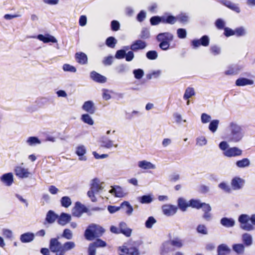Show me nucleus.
Here are the masks:
<instances>
[{
    "instance_id": "nucleus-1",
    "label": "nucleus",
    "mask_w": 255,
    "mask_h": 255,
    "mask_svg": "<svg viewBox=\"0 0 255 255\" xmlns=\"http://www.w3.org/2000/svg\"><path fill=\"white\" fill-rule=\"evenodd\" d=\"M59 238H51L49 241V249L52 253H55V255H64L65 253L70 251L76 247L74 242L69 241L64 243L63 244L58 241Z\"/></svg>"
},
{
    "instance_id": "nucleus-2",
    "label": "nucleus",
    "mask_w": 255,
    "mask_h": 255,
    "mask_svg": "<svg viewBox=\"0 0 255 255\" xmlns=\"http://www.w3.org/2000/svg\"><path fill=\"white\" fill-rule=\"evenodd\" d=\"M227 138L229 142L237 143L240 141L245 135L243 127L235 122H231L227 127Z\"/></svg>"
},
{
    "instance_id": "nucleus-3",
    "label": "nucleus",
    "mask_w": 255,
    "mask_h": 255,
    "mask_svg": "<svg viewBox=\"0 0 255 255\" xmlns=\"http://www.w3.org/2000/svg\"><path fill=\"white\" fill-rule=\"evenodd\" d=\"M105 232V229L99 225L94 223L90 224L85 231L84 237L88 241H93L102 237Z\"/></svg>"
},
{
    "instance_id": "nucleus-4",
    "label": "nucleus",
    "mask_w": 255,
    "mask_h": 255,
    "mask_svg": "<svg viewBox=\"0 0 255 255\" xmlns=\"http://www.w3.org/2000/svg\"><path fill=\"white\" fill-rule=\"evenodd\" d=\"M103 183H101L100 180L97 178L92 179L90 183V190L87 192V195L93 202L97 201L95 196L96 194H98L103 189L102 186Z\"/></svg>"
},
{
    "instance_id": "nucleus-5",
    "label": "nucleus",
    "mask_w": 255,
    "mask_h": 255,
    "mask_svg": "<svg viewBox=\"0 0 255 255\" xmlns=\"http://www.w3.org/2000/svg\"><path fill=\"white\" fill-rule=\"evenodd\" d=\"M156 39L160 42L159 46L163 50H167L169 48L170 42L173 40V35L168 32L159 33Z\"/></svg>"
},
{
    "instance_id": "nucleus-6",
    "label": "nucleus",
    "mask_w": 255,
    "mask_h": 255,
    "mask_svg": "<svg viewBox=\"0 0 255 255\" xmlns=\"http://www.w3.org/2000/svg\"><path fill=\"white\" fill-rule=\"evenodd\" d=\"M250 216L247 214H241L238 218V221L241 224L240 227L245 231H251L254 230V227L248 222Z\"/></svg>"
},
{
    "instance_id": "nucleus-7",
    "label": "nucleus",
    "mask_w": 255,
    "mask_h": 255,
    "mask_svg": "<svg viewBox=\"0 0 255 255\" xmlns=\"http://www.w3.org/2000/svg\"><path fill=\"white\" fill-rule=\"evenodd\" d=\"M171 17H169V14H167L161 16H152L150 19V22L152 25H156L160 22L169 24V23H171Z\"/></svg>"
},
{
    "instance_id": "nucleus-8",
    "label": "nucleus",
    "mask_w": 255,
    "mask_h": 255,
    "mask_svg": "<svg viewBox=\"0 0 255 255\" xmlns=\"http://www.w3.org/2000/svg\"><path fill=\"white\" fill-rule=\"evenodd\" d=\"M115 58L118 59H121L125 58L127 61L129 62L134 58V54L132 51H129L127 53L126 50L121 49L116 52Z\"/></svg>"
},
{
    "instance_id": "nucleus-9",
    "label": "nucleus",
    "mask_w": 255,
    "mask_h": 255,
    "mask_svg": "<svg viewBox=\"0 0 255 255\" xmlns=\"http://www.w3.org/2000/svg\"><path fill=\"white\" fill-rule=\"evenodd\" d=\"M88 209L85 205L79 202H77L72 210V213L73 216L80 217L84 213H86Z\"/></svg>"
},
{
    "instance_id": "nucleus-10",
    "label": "nucleus",
    "mask_w": 255,
    "mask_h": 255,
    "mask_svg": "<svg viewBox=\"0 0 255 255\" xmlns=\"http://www.w3.org/2000/svg\"><path fill=\"white\" fill-rule=\"evenodd\" d=\"M210 39L207 35H203L200 39H194L191 41V45L194 48H196L202 45L207 47L209 45Z\"/></svg>"
},
{
    "instance_id": "nucleus-11",
    "label": "nucleus",
    "mask_w": 255,
    "mask_h": 255,
    "mask_svg": "<svg viewBox=\"0 0 255 255\" xmlns=\"http://www.w3.org/2000/svg\"><path fill=\"white\" fill-rule=\"evenodd\" d=\"M163 214L169 217L174 215L177 211V207L171 204H165L161 207Z\"/></svg>"
},
{
    "instance_id": "nucleus-12",
    "label": "nucleus",
    "mask_w": 255,
    "mask_h": 255,
    "mask_svg": "<svg viewBox=\"0 0 255 255\" xmlns=\"http://www.w3.org/2000/svg\"><path fill=\"white\" fill-rule=\"evenodd\" d=\"M242 153L243 151L237 147H229L223 152V154L228 157L240 156Z\"/></svg>"
},
{
    "instance_id": "nucleus-13",
    "label": "nucleus",
    "mask_w": 255,
    "mask_h": 255,
    "mask_svg": "<svg viewBox=\"0 0 255 255\" xmlns=\"http://www.w3.org/2000/svg\"><path fill=\"white\" fill-rule=\"evenodd\" d=\"M245 183V181L239 177H234L231 182V185L234 190H239L243 188Z\"/></svg>"
},
{
    "instance_id": "nucleus-14",
    "label": "nucleus",
    "mask_w": 255,
    "mask_h": 255,
    "mask_svg": "<svg viewBox=\"0 0 255 255\" xmlns=\"http://www.w3.org/2000/svg\"><path fill=\"white\" fill-rule=\"evenodd\" d=\"M174 251L170 240L164 242L160 247V254L161 255H168V254Z\"/></svg>"
},
{
    "instance_id": "nucleus-15",
    "label": "nucleus",
    "mask_w": 255,
    "mask_h": 255,
    "mask_svg": "<svg viewBox=\"0 0 255 255\" xmlns=\"http://www.w3.org/2000/svg\"><path fill=\"white\" fill-rule=\"evenodd\" d=\"M147 46L146 42L141 39L134 41L130 46V49L133 51H137L144 49Z\"/></svg>"
},
{
    "instance_id": "nucleus-16",
    "label": "nucleus",
    "mask_w": 255,
    "mask_h": 255,
    "mask_svg": "<svg viewBox=\"0 0 255 255\" xmlns=\"http://www.w3.org/2000/svg\"><path fill=\"white\" fill-rule=\"evenodd\" d=\"M0 180L3 185L9 187L13 182V175L11 172L4 173L0 176Z\"/></svg>"
},
{
    "instance_id": "nucleus-17",
    "label": "nucleus",
    "mask_w": 255,
    "mask_h": 255,
    "mask_svg": "<svg viewBox=\"0 0 255 255\" xmlns=\"http://www.w3.org/2000/svg\"><path fill=\"white\" fill-rule=\"evenodd\" d=\"M32 174L29 171L28 168L21 166H17V176L21 179H25L31 177Z\"/></svg>"
},
{
    "instance_id": "nucleus-18",
    "label": "nucleus",
    "mask_w": 255,
    "mask_h": 255,
    "mask_svg": "<svg viewBox=\"0 0 255 255\" xmlns=\"http://www.w3.org/2000/svg\"><path fill=\"white\" fill-rule=\"evenodd\" d=\"M82 109L89 114H94L96 111V107L92 101H87L84 103Z\"/></svg>"
},
{
    "instance_id": "nucleus-19",
    "label": "nucleus",
    "mask_w": 255,
    "mask_h": 255,
    "mask_svg": "<svg viewBox=\"0 0 255 255\" xmlns=\"http://www.w3.org/2000/svg\"><path fill=\"white\" fill-rule=\"evenodd\" d=\"M169 17H171V22L169 23L170 24H174L177 21H179L181 23H185L188 20V16L183 13H181L177 15L176 16H174L171 15H169Z\"/></svg>"
},
{
    "instance_id": "nucleus-20",
    "label": "nucleus",
    "mask_w": 255,
    "mask_h": 255,
    "mask_svg": "<svg viewBox=\"0 0 255 255\" xmlns=\"http://www.w3.org/2000/svg\"><path fill=\"white\" fill-rule=\"evenodd\" d=\"M100 142L101 143V146L106 148H111L113 146L115 147H118V144H114V141L110 139L108 137L106 136H103L100 139Z\"/></svg>"
},
{
    "instance_id": "nucleus-21",
    "label": "nucleus",
    "mask_w": 255,
    "mask_h": 255,
    "mask_svg": "<svg viewBox=\"0 0 255 255\" xmlns=\"http://www.w3.org/2000/svg\"><path fill=\"white\" fill-rule=\"evenodd\" d=\"M71 220V216L70 214L66 213H62L60 216L58 215L57 223L61 226H65Z\"/></svg>"
},
{
    "instance_id": "nucleus-22",
    "label": "nucleus",
    "mask_w": 255,
    "mask_h": 255,
    "mask_svg": "<svg viewBox=\"0 0 255 255\" xmlns=\"http://www.w3.org/2000/svg\"><path fill=\"white\" fill-rule=\"evenodd\" d=\"M90 78L94 81L99 83H105L107 82V78L106 77L95 71L90 73Z\"/></svg>"
},
{
    "instance_id": "nucleus-23",
    "label": "nucleus",
    "mask_w": 255,
    "mask_h": 255,
    "mask_svg": "<svg viewBox=\"0 0 255 255\" xmlns=\"http://www.w3.org/2000/svg\"><path fill=\"white\" fill-rule=\"evenodd\" d=\"M221 3L227 7L237 13H239L240 12V8L238 6V4L234 3L230 0H221Z\"/></svg>"
},
{
    "instance_id": "nucleus-24",
    "label": "nucleus",
    "mask_w": 255,
    "mask_h": 255,
    "mask_svg": "<svg viewBox=\"0 0 255 255\" xmlns=\"http://www.w3.org/2000/svg\"><path fill=\"white\" fill-rule=\"evenodd\" d=\"M35 235L33 233L27 232L20 235L19 239L22 243H27L33 241L34 239Z\"/></svg>"
},
{
    "instance_id": "nucleus-25",
    "label": "nucleus",
    "mask_w": 255,
    "mask_h": 255,
    "mask_svg": "<svg viewBox=\"0 0 255 255\" xmlns=\"http://www.w3.org/2000/svg\"><path fill=\"white\" fill-rule=\"evenodd\" d=\"M109 192L116 197H123L125 196L126 193L124 192L123 188L119 186H115L109 190Z\"/></svg>"
},
{
    "instance_id": "nucleus-26",
    "label": "nucleus",
    "mask_w": 255,
    "mask_h": 255,
    "mask_svg": "<svg viewBox=\"0 0 255 255\" xmlns=\"http://www.w3.org/2000/svg\"><path fill=\"white\" fill-rule=\"evenodd\" d=\"M220 224L226 228H231L235 226V221L232 218L223 217L220 220Z\"/></svg>"
},
{
    "instance_id": "nucleus-27",
    "label": "nucleus",
    "mask_w": 255,
    "mask_h": 255,
    "mask_svg": "<svg viewBox=\"0 0 255 255\" xmlns=\"http://www.w3.org/2000/svg\"><path fill=\"white\" fill-rule=\"evenodd\" d=\"M37 38L39 40L45 43L50 42L52 43H56L57 42L56 39L54 36L49 34H46L45 35L42 34H39L37 36Z\"/></svg>"
},
{
    "instance_id": "nucleus-28",
    "label": "nucleus",
    "mask_w": 255,
    "mask_h": 255,
    "mask_svg": "<svg viewBox=\"0 0 255 255\" xmlns=\"http://www.w3.org/2000/svg\"><path fill=\"white\" fill-rule=\"evenodd\" d=\"M242 67L239 65H232L229 67V69L225 71L226 75H234L239 73L241 71Z\"/></svg>"
},
{
    "instance_id": "nucleus-29",
    "label": "nucleus",
    "mask_w": 255,
    "mask_h": 255,
    "mask_svg": "<svg viewBox=\"0 0 255 255\" xmlns=\"http://www.w3.org/2000/svg\"><path fill=\"white\" fill-rule=\"evenodd\" d=\"M75 58L76 62L79 64H86L88 61V57L85 53L82 52L76 53Z\"/></svg>"
},
{
    "instance_id": "nucleus-30",
    "label": "nucleus",
    "mask_w": 255,
    "mask_h": 255,
    "mask_svg": "<svg viewBox=\"0 0 255 255\" xmlns=\"http://www.w3.org/2000/svg\"><path fill=\"white\" fill-rule=\"evenodd\" d=\"M58 215L53 211L49 210L46 214L45 221L49 224H53L55 221L58 220Z\"/></svg>"
},
{
    "instance_id": "nucleus-31",
    "label": "nucleus",
    "mask_w": 255,
    "mask_h": 255,
    "mask_svg": "<svg viewBox=\"0 0 255 255\" xmlns=\"http://www.w3.org/2000/svg\"><path fill=\"white\" fill-rule=\"evenodd\" d=\"M120 232L122 233L126 237H130L132 230L127 227V225L125 222H121L119 224Z\"/></svg>"
},
{
    "instance_id": "nucleus-32",
    "label": "nucleus",
    "mask_w": 255,
    "mask_h": 255,
    "mask_svg": "<svg viewBox=\"0 0 255 255\" xmlns=\"http://www.w3.org/2000/svg\"><path fill=\"white\" fill-rule=\"evenodd\" d=\"M254 82L253 80L246 78H240L236 81V85L237 86H244L246 85H252Z\"/></svg>"
},
{
    "instance_id": "nucleus-33",
    "label": "nucleus",
    "mask_w": 255,
    "mask_h": 255,
    "mask_svg": "<svg viewBox=\"0 0 255 255\" xmlns=\"http://www.w3.org/2000/svg\"><path fill=\"white\" fill-rule=\"evenodd\" d=\"M121 208L123 209L128 216L131 215L133 210L132 207L128 201L122 202L120 205Z\"/></svg>"
},
{
    "instance_id": "nucleus-34",
    "label": "nucleus",
    "mask_w": 255,
    "mask_h": 255,
    "mask_svg": "<svg viewBox=\"0 0 255 255\" xmlns=\"http://www.w3.org/2000/svg\"><path fill=\"white\" fill-rule=\"evenodd\" d=\"M86 149L85 146L81 145L77 147L76 153L78 156H79V160L85 161L87 160V158L83 155L86 153Z\"/></svg>"
},
{
    "instance_id": "nucleus-35",
    "label": "nucleus",
    "mask_w": 255,
    "mask_h": 255,
    "mask_svg": "<svg viewBox=\"0 0 255 255\" xmlns=\"http://www.w3.org/2000/svg\"><path fill=\"white\" fill-rule=\"evenodd\" d=\"M138 166L139 168L143 169H155V165L146 160H142L138 162Z\"/></svg>"
},
{
    "instance_id": "nucleus-36",
    "label": "nucleus",
    "mask_w": 255,
    "mask_h": 255,
    "mask_svg": "<svg viewBox=\"0 0 255 255\" xmlns=\"http://www.w3.org/2000/svg\"><path fill=\"white\" fill-rule=\"evenodd\" d=\"M177 205L179 209L182 212L186 211L187 208L189 207V202H187L186 200L182 197L178 199Z\"/></svg>"
},
{
    "instance_id": "nucleus-37",
    "label": "nucleus",
    "mask_w": 255,
    "mask_h": 255,
    "mask_svg": "<svg viewBox=\"0 0 255 255\" xmlns=\"http://www.w3.org/2000/svg\"><path fill=\"white\" fill-rule=\"evenodd\" d=\"M218 255H226L231 252V249L225 244L220 245L217 248Z\"/></svg>"
},
{
    "instance_id": "nucleus-38",
    "label": "nucleus",
    "mask_w": 255,
    "mask_h": 255,
    "mask_svg": "<svg viewBox=\"0 0 255 255\" xmlns=\"http://www.w3.org/2000/svg\"><path fill=\"white\" fill-rule=\"evenodd\" d=\"M242 240L245 246L250 247L253 244L252 236L248 233L243 234L242 236Z\"/></svg>"
},
{
    "instance_id": "nucleus-39",
    "label": "nucleus",
    "mask_w": 255,
    "mask_h": 255,
    "mask_svg": "<svg viewBox=\"0 0 255 255\" xmlns=\"http://www.w3.org/2000/svg\"><path fill=\"white\" fill-rule=\"evenodd\" d=\"M170 242L171 244L172 247H175L177 249H180L183 246V241L178 237L174 238L173 239L170 240Z\"/></svg>"
},
{
    "instance_id": "nucleus-40",
    "label": "nucleus",
    "mask_w": 255,
    "mask_h": 255,
    "mask_svg": "<svg viewBox=\"0 0 255 255\" xmlns=\"http://www.w3.org/2000/svg\"><path fill=\"white\" fill-rule=\"evenodd\" d=\"M245 248L243 244H235L232 246L233 250L238 255H243L245 252Z\"/></svg>"
},
{
    "instance_id": "nucleus-41",
    "label": "nucleus",
    "mask_w": 255,
    "mask_h": 255,
    "mask_svg": "<svg viewBox=\"0 0 255 255\" xmlns=\"http://www.w3.org/2000/svg\"><path fill=\"white\" fill-rule=\"evenodd\" d=\"M236 166L239 168H245L250 166V160L247 158H244L236 162Z\"/></svg>"
},
{
    "instance_id": "nucleus-42",
    "label": "nucleus",
    "mask_w": 255,
    "mask_h": 255,
    "mask_svg": "<svg viewBox=\"0 0 255 255\" xmlns=\"http://www.w3.org/2000/svg\"><path fill=\"white\" fill-rule=\"evenodd\" d=\"M189 205L193 208L199 209L203 206V203L200 200L192 199L189 201Z\"/></svg>"
},
{
    "instance_id": "nucleus-43",
    "label": "nucleus",
    "mask_w": 255,
    "mask_h": 255,
    "mask_svg": "<svg viewBox=\"0 0 255 255\" xmlns=\"http://www.w3.org/2000/svg\"><path fill=\"white\" fill-rule=\"evenodd\" d=\"M161 74V71L160 70L152 71L146 75V78L147 80L156 79L160 77Z\"/></svg>"
},
{
    "instance_id": "nucleus-44",
    "label": "nucleus",
    "mask_w": 255,
    "mask_h": 255,
    "mask_svg": "<svg viewBox=\"0 0 255 255\" xmlns=\"http://www.w3.org/2000/svg\"><path fill=\"white\" fill-rule=\"evenodd\" d=\"M138 201L141 204H149L153 201V197L151 195H145L138 198Z\"/></svg>"
},
{
    "instance_id": "nucleus-45",
    "label": "nucleus",
    "mask_w": 255,
    "mask_h": 255,
    "mask_svg": "<svg viewBox=\"0 0 255 255\" xmlns=\"http://www.w3.org/2000/svg\"><path fill=\"white\" fill-rule=\"evenodd\" d=\"M219 122L218 120H213L210 122L208 128L211 132L215 133L217 131Z\"/></svg>"
},
{
    "instance_id": "nucleus-46",
    "label": "nucleus",
    "mask_w": 255,
    "mask_h": 255,
    "mask_svg": "<svg viewBox=\"0 0 255 255\" xmlns=\"http://www.w3.org/2000/svg\"><path fill=\"white\" fill-rule=\"evenodd\" d=\"M105 43L108 47L114 48L117 43V40L114 37L110 36L106 39Z\"/></svg>"
},
{
    "instance_id": "nucleus-47",
    "label": "nucleus",
    "mask_w": 255,
    "mask_h": 255,
    "mask_svg": "<svg viewBox=\"0 0 255 255\" xmlns=\"http://www.w3.org/2000/svg\"><path fill=\"white\" fill-rule=\"evenodd\" d=\"M195 95V92L194 88L188 87L185 91L183 99L184 100H188L189 98Z\"/></svg>"
},
{
    "instance_id": "nucleus-48",
    "label": "nucleus",
    "mask_w": 255,
    "mask_h": 255,
    "mask_svg": "<svg viewBox=\"0 0 255 255\" xmlns=\"http://www.w3.org/2000/svg\"><path fill=\"white\" fill-rule=\"evenodd\" d=\"M81 119L84 123L90 126H92L94 123L92 118L88 114H83Z\"/></svg>"
},
{
    "instance_id": "nucleus-49",
    "label": "nucleus",
    "mask_w": 255,
    "mask_h": 255,
    "mask_svg": "<svg viewBox=\"0 0 255 255\" xmlns=\"http://www.w3.org/2000/svg\"><path fill=\"white\" fill-rule=\"evenodd\" d=\"M90 246H92L96 249V248L105 247L107 245V243L101 239L97 238L94 242L90 244Z\"/></svg>"
},
{
    "instance_id": "nucleus-50",
    "label": "nucleus",
    "mask_w": 255,
    "mask_h": 255,
    "mask_svg": "<svg viewBox=\"0 0 255 255\" xmlns=\"http://www.w3.org/2000/svg\"><path fill=\"white\" fill-rule=\"evenodd\" d=\"M60 203L62 207L68 208L71 205L72 201L68 196H64L61 198Z\"/></svg>"
},
{
    "instance_id": "nucleus-51",
    "label": "nucleus",
    "mask_w": 255,
    "mask_h": 255,
    "mask_svg": "<svg viewBox=\"0 0 255 255\" xmlns=\"http://www.w3.org/2000/svg\"><path fill=\"white\" fill-rule=\"evenodd\" d=\"M140 39L145 40L150 37V32L147 28H143L139 35Z\"/></svg>"
},
{
    "instance_id": "nucleus-52",
    "label": "nucleus",
    "mask_w": 255,
    "mask_h": 255,
    "mask_svg": "<svg viewBox=\"0 0 255 255\" xmlns=\"http://www.w3.org/2000/svg\"><path fill=\"white\" fill-rule=\"evenodd\" d=\"M61 237L67 240H70L73 238V233L70 229H65L63 230Z\"/></svg>"
},
{
    "instance_id": "nucleus-53",
    "label": "nucleus",
    "mask_w": 255,
    "mask_h": 255,
    "mask_svg": "<svg viewBox=\"0 0 255 255\" xmlns=\"http://www.w3.org/2000/svg\"><path fill=\"white\" fill-rule=\"evenodd\" d=\"M141 115V113L137 111H133L131 113H126V118L128 120H131L132 118L135 117H138Z\"/></svg>"
},
{
    "instance_id": "nucleus-54",
    "label": "nucleus",
    "mask_w": 255,
    "mask_h": 255,
    "mask_svg": "<svg viewBox=\"0 0 255 255\" xmlns=\"http://www.w3.org/2000/svg\"><path fill=\"white\" fill-rule=\"evenodd\" d=\"M196 144L202 146L205 145L207 143V140L204 136H199L196 138Z\"/></svg>"
},
{
    "instance_id": "nucleus-55",
    "label": "nucleus",
    "mask_w": 255,
    "mask_h": 255,
    "mask_svg": "<svg viewBox=\"0 0 255 255\" xmlns=\"http://www.w3.org/2000/svg\"><path fill=\"white\" fill-rule=\"evenodd\" d=\"M156 222V220L153 217L150 216L149 217L147 220L145 221V226L146 228L148 229H150L152 228L153 224H154Z\"/></svg>"
},
{
    "instance_id": "nucleus-56",
    "label": "nucleus",
    "mask_w": 255,
    "mask_h": 255,
    "mask_svg": "<svg viewBox=\"0 0 255 255\" xmlns=\"http://www.w3.org/2000/svg\"><path fill=\"white\" fill-rule=\"evenodd\" d=\"M197 232L202 235H207L208 230L205 225L203 224H200L197 226L196 228Z\"/></svg>"
},
{
    "instance_id": "nucleus-57",
    "label": "nucleus",
    "mask_w": 255,
    "mask_h": 255,
    "mask_svg": "<svg viewBox=\"0 0 255 255\" xmlns=\"http://www.w3.org/2000/svg\"><path fill=\"white\" fill-rule=\"evenodd\" d=\"M27 142L30 145H33L36 144H40L41 143L38 138L36 136L29 137L28 138Z\"/></svg>"
},
{
    "instance_id": "nucleus-58",
    "label": "nucleus",
    "mask_w": 255,
    "mask_h": 255,
    "mask_svg": "<svg viewBox=\"0 0 255 255\" xmlns=\"http://www.w3.org/2000/svg\"><path fill=\"white\" fill-rule=\"evenodd\" d=\"M219 188L226 192L230 193L231 191V189L230 186L226 182H222L218 185Z\"/></svg>"
},
{
    "instance_id": "nucleus-59",
    "label": "nucleus",
    "mask_w": 255,
    "mask_h": 255,
    "mask_svg": "<svg viewBox=\"0 0 255 255\" xmlns=\"http://www.w3.org/2000/svg\"><path fill=\"white\" fill-rule=\"evenodd\" d=\"M210 52L214 55H217L220 53L221 48L219 46L214 45H212L210 48Z\"/></svg>"
},
{
    "instance_id": "nucleus-60",
    "label": "nucleus",
    "mask_w": 255,
    "mask_h": 255,
    "mask_svg": "<svg viewBox=\"0 0 255 255\" xmlns=\"http://www.w3.org/2000/svg\"><path fill=\"white\" fill-rule=\"evenodd\" d=\"M111 29L112 31H117L120 28V24L117 20H112L111 24Z\"/></svg>"
},
{
    "instance_id": "nucleus-61",
    "label": "nucleus",
    "mask_w": 255,
    "mask_h": 255,
    "mask_svg": "<svg viewBox=\"0 0 255 255\" xmlns=\"http://www.w3.org/2000/svg\"><path fill=\"white\" fill-rule=\"evenodd\" d=\"M62 69L65 72L71 73H75L76 72V68L71 65H63Z\"/></svg>"
},
{
    "instance_id": "nucleus-62",
    "label": "nucleus",
    "mask_w": 255,
    "mask_h": 255,
    "mask_svg": "<svg viewBox=\"0 0 255 255\" xmlns=\"http://www.w3.org/2000/svg\"><path fill=\"white\" fill-rule=\"evenodd\" d=\"M146 57L150 60H154L157 57V53L156 51L151 50L146 53Z\"/></svg>"
},
{
    "instance_id": "nucleus-63",
    "label": "nucleus",
    "mask_w": 255,
    "mask_h": 255,
    "mask_svg": "<svg viewBox=\"0 0 255 255\" xmlns=\"http://www.w3.org/2000/svg\"><path fill=\"white\" fill-rule=\"evenodd\" d=\"M211 117L210 115H209L206 113L202 114V115L201 116V122L203 124L208 123L209 122L211 121Z\"/></svg>"
},
{
    "instance_id": "nucleus-64",
    "label": "nucleus",
    "mask_w": 255,
    "mask_h": 255,
    "mask_svg": "<svg viewBox=\"0 0 255 255\" xmlns=\"http://www.w3.org/2000/svg\"><path fill=\"white\" fill-rule=\"evenodd\" d=\"M177 34L179 38L183 39L186 37L187 32L184 28H178L177 30Z\"/></svg>"
}]
</instances>
